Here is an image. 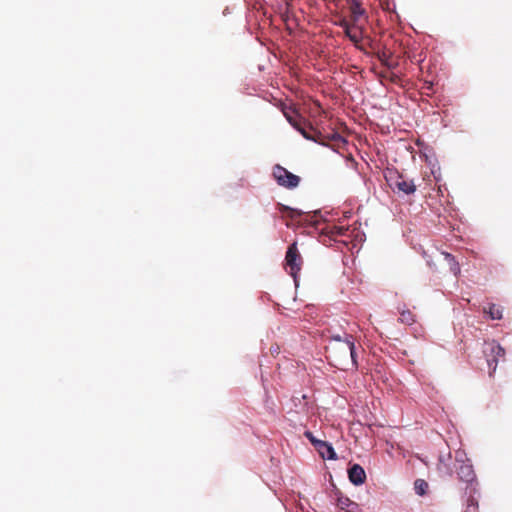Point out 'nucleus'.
I'll use <instances>...</instances> for the list:
<instances>
[{
  "mask_svg": "<svg viewBox=\"0 0 512 512\" xmlns=\"http://www.w3.org/2000/svg\"><path fill=\"white\" fill-rule=\"evenodd\" d=\"M347 231H348L347 227H344V226H333L331 231H330V234L333 237H337V236L345 235Z\"/></svg>",
  "mask_w": 512,
  "mask_h": 512,
  "instance_id": "6ab92c4d",
  "label": "nucleus"
},
{
  "mask_svg": "<svg viewBox=\"0 0 512 512\" xmlns=\"http://www.w3.org/2000/svg\"><path fill=\"white\" fill-rule=\"evenodd\" d=\"M350 10L354 22H356L359 19V17L364 14V9L361 7L360 3L357 0H353Z\"/></svg>",
  "mask_w": 512,
  "mask_h": 512,
  "instance_id": "f3484780",
  "label": "nucleus"
},
{
  "mask_svg": "<svg viewBox=\"0 0 512 512\" xmlns=\"http://www.w3.org/2000/svg\"><path fill=\"white\" fill-rule=\"evenodd\" d=\"M317 447L315 448L318 453L321 455L322 458H326L329 460H334L337 458V455L334 451V448L331 444H329L326 441H321L320 443H317Z\"/></svg>",
  "mask_w": 512,
  "mask_h": 512,
  "instance_id": "1a4fd4ad",
  "label": "nucleus"
},
{
  "mask_svg": "<svg viewBox=\"0 0 512 512\" xmlns=\"http://www.w3.org/2000/svg\"><path fill=\"white\" fill-rule=\"evenodd\" d=\"M330 139L334 141H339L342 140V137L338 133H334Z\"/></svg>",
  "mask_w": 512,
  "mask_h": 512,
  "instance_id": "5701e85b",
  "label": "nucleus"
},
{
  "mask_svg": "<svg viewBox=\"0 0 512 512\" xmlns=\"http://www.w3.org/2000/svg\"><path fill=\"white\" fill-rule=\"evenodd\" d=\"M445 258L449 261H453L454 267H452L453 270H459L458 264L454 261V257L449 253H444Z\"/></svg>",
  "mask_w": 512,
  "mask_h": 512,
  "instance_id": "4be33fe9",
  "label": "nucleus"
},
{
  "mask_svg": "<svg viewBox=\"0 0 512 512\" xmlns=\"http://www.w3.org/2000/svg\"><path fill=\"white\" fill-rule=\"evenodd\" d=\"M305 437L312 443V445L316 448L317 447V443H320L322 440H319L317 439L312 432L310 431H306L304 433Z\"/></svg>",
  "mask_w": 512,
  "mask_h": 512,
  "instance_id": "aec40b11",
  "label": "nucleus"
},
{
  "mask_svg": "<svg viewBox=\"0 0 512 512\" xmlns=\"http://www.w3.org/2000/svg\"><path fill=\"white\" fill-rule=\"evenodd\" d=\"M349 480L354 485H361L366 480V473L362 466L359 464L352 465L348 470Z\"/></svg>",
  "mask_w": 512,
  "mask_h": 512,
  "instance_id": "6e6552de",
  "label": "nucleus"
},
{
  "mask_svg": "<svg viewBox=\"0 0 512 512\" xmlns=\"http://www.w3.org/2000/svg\"><path fill=\"white\" fill-rule=\"evenodd\" d=\"M284 115L288 122L297 130L299 131L302 136L308 140H314L318 142L316 138H314L309 130H313L312 126L306 122V120L296 111L290 110L285 111Z\"/></svg>",
  "mask_w": 512,
  "mask_h": 512,
  "instance_id": "39448f33",
  "label": "nucleus"
},
{
  "mask_svg": "<svg viewBox=\"0 0 512 512\" xmlns=\"http://www.w3.org/2000/svg\"><path fill=\"white\" fill-rule=\"evenodd\" d=\"M487 364L489 366V376L493 377L496 372L497 365L500 359L505 358V349L495 341L486 344L484 349Z\"/></svg>",
  "mask_w": 512,
  "mask_h": 512,
  "instance_id": "20e7f679",
  "label": "nucleus"
},
{
  "mask_svg": "<svg viewBox=\"0 0 512 512\" xmlns=\"http://www.w3.org/2000/svg\"><path fill=\"white\" fill-rule=\"evenodd\" d=\"M273 177L275 178L278 185L287 189L296 188L300 183L299 176L291 173L280 165H275L273 167Z\"/></svg>",
  "mask_w": 512,
  "mask_h": 512,
  "instance_id": "423d86ee",
  "label": "nucleus"
},
{
  "mask_svg": "<svg viewBox=\"0 0 512 512\" xmlns=\"http://www.w3.org/2000/svg\"><path fill=\"white\" fill-rule=\"evenodd\" d=\"M474 492H475V488H471L469 497L466 501V506H465L464 512H479L478 501L473 495Z\"/></svg>",
  "mask_w": 512,
  "mask_h": 512,
  "instance_id": "4468645a",
  "label": "nucleus"
},
{
  "mask_svg": "<svg viewBox=\"0 0 512 512\" xmlns=\"http://www.w3.org/2000/svg\"><path fill=\"white\" fill-rule=\"evenodd\" d=\"M338 506L340 509L345 510L346 512H358L359 511L358 504L351 501L348 498H339Z\"/></svg>",
  "mask_w": 512,
  "mask_h": 512,
  "instance_id": "ddd939ff",
  "label": "nucleus"
},
{
  "mask_svg": "<svg viewBox=\"0 0 512 512\" xmlns=\"http://www.w3.org/2000/svg\"><path fill=\"white\" fill-rule=\"evenodd\" d=\"M414 489L418 495L423 496L427 492L428 483L423 479H417L414 483Z\"/></svg>",
  "mask_w": 512,
  "mask_h": 512,
  "instance_id": "a211bd4d",
  "label": "nucleus"
},
{
  "mask_svg": "<svg viewBox=\"0 0 512 512\" xmlns=\"http://www.w3.org/2000/svg\"><path fill=\"white\" fill-rule=\"evenodd\" d=\"M399 321L405 325H412L415 322V315L413 312L406 308L405 306L403 308H399Z\"/></svg>",
  "mask_w": 512,
  "mask_h": 512,
  "instance_id": "9b49d317",
  "label": "nucleus"
},
{
  "mask_svg": "<svg viewBox=\"0 0 512 512\" xmlns=\"http://www.w3.org/2000/svg\"><path fill=\"white\" fill-rule=\"evenodd\" d=\"M327 358L330 363L343 371L358 368L357 353L352 335L345 334L344 338L340 335L332 336V340L327 347Z\"/></svg>",
  "mask_w": 512,
  "mask_h": 512,
  "instance_id": "f257e3e1",
  "label": "nucleus"
},
{
  "mask_svg": "<svg viewBox=\"0 0 512 512\" xmlns=\"http://www.w3.org/2000/svg\"><path fill=\"white\" fill-rule=\"evenodd\" d=\"M279 210L283 214H285L287 217H289L291 220H295L299 218L302 215V212L300 210L290 208L288 206H285L283 204H279Z\"/></svg>",
  "mask_w": 512,
  "mask_h": 512,
  "instance_id": "2eb2a0df",
  "label": "nucleus"
},
{
  "mask_svg": "<svg viewBox=\"0 0 512 512\" xmlns=\"http://www.w3.org/2000/svg\"><path fill=\"white\" fill-rule=\"evenodd\" d=\"M465 454L461 451H457L455 454L456 462L459 464L456 467V473L458 475V479L467 483L471 488L473 487V483L476 480V475L473 469L472 464L468 459H464Z\"/></svg>",
  "mask_w": 512,
  "mask_h": 512,
  "instance_id": "7ed1b4c3",
  "label": "nucleus"
},
{
  "mask_svg": "<svg viewBox=\"0 0 512 512\" xmlns=\"http://www.w3.org/2000/svg\"><path fill=\"white\" fill-rule=\"evenodd\" d=\"M438 465H439V467H438V468H439V470H441L442 468H445V469L447 470V472H448L449 474H451V471H450V469H449V466H448V464L445 462V458H444V456H440V457H439V464H438Z\"/></svg>",
  "mask_w": 512,
  "mask_h": 512,
  "instance_id": "412c9836",
  "label": "nucleus"
},
{
  "mask_svg": "<svg viewBox=\"0 0 512 512\" xmlns=\"http://www.w3.org/2000/svg\"><path fill=\"white\" fill-rule=\"evenodd\" d=\"M483 311L488 314L492 320H500L503 317L502 308L493 303L489 304L487 308L485 307Z\"/></svg>",
  "mask_w": 512,
  "mask_h": 512,
  "instance_id": "f8f14e48",
  "label": "nucleus"
},
{
  "mask_svg": "<svg viewBox=\"0 0 512 512\" xmlns=\"http://www.w3.org/2000/svg\"><path fill=\"white\" fill-rule=\"evenodd\" d=\"M339 26L344 29L345 35L354 43H358L361 39L360 33L355 30L346 20H342Z\"/></svg>",
  "mask_w": 512,
  "mask_h": 512,
  "instance_id": "9d476101",
  "label": "nucleus"
},
{
  "mask_svg": "<svg viewBox=\"0 0 512 512\" xmlns=\"http://www.w3.org/2000/svg\"><path fill=\"white\" fill-rule=\"evenodd\" d=\"M377 58L388 69H393L396 66V64L390 62L391 54L386 51L377 52Z\"/></svg>",
  "mask_w": 512,
  "mask_h": 512,
  "instance_id": "dca6fc26",
  "label": "nucleus"
},
{
  "mask_svg": "<svg viewBox=\"0 0 512 512\" xmlns=\"http://www.w3.org/2000/svg\"><path fill=\"white\" fill-rule=\"evenodd\" d=\"M425 88H427V90H431L432 84L431 83H427Z\"/></svg>",
  "mask_w": 512,
  "mask_h": 512,
  "instance_id": "393cba45",
  "label": "nucleus"
},
{
  "mask_svg": "<svg viewBox=\"0 0 512 512\" xmlns=\"http://www.w3.org/2000/svg\"><path fill=\"white\" fill-rule=\"evenodd\" d=\"M285 262L287 269H289V273L295 278L302 265V257L298 251L296 242L292 243L288 247Z\"/></svg>",
  "mask_w": 512,
  "mask_h": 512,
  "instance_id": "0eeeda50",
  "label": "nucleus"
},
{
  "mask_svg": "<svg viewBox=\"0 0 512 512\" xmlns=\"http://www.w3.org/2000/svg\"><path fill=\"white\" fill-rule=\"evenodd\" d=\"M397 79H398V76H397V75H395V74H391V76H390V80H391V82L396 83V82H397Z\"/></svg>",
  "mask_w": 512,
  "mask_h": 512,
  "instance_id": "b1692460",
  "label": "nucleus"
},
{
  "mask_svg": "<svg viewBox=\"0 0 512 512\" xmlns=\"http://www.w3.org/2000/svg\"><path fill=\"white\" fill-rule=\"evenodd\" d=\"M385 179L394 192L397 191L410 195L416 191V185L413 180L407 179L396 170H389L385 174Z\"/></svg>",
  "mask_w": 512,
  "mask_h": 512,
  "instance_id": "f03ea898",
  "label": "nucleus"
}]
</instances>
